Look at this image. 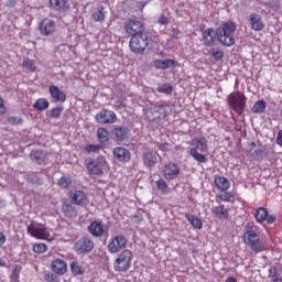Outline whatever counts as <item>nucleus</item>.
Listing matches in <instances>:
<instances>
[{
  "instance_id": "obj_1",
  "label": "nucleus",
  "mask_w": 282,
  "mask_h": 282,
  "mask_svg": "<svg viewBox=\"0 0 282 282\" xmlns=\"http://www.w3.org/2000/svg\"><path fill=\"white\" fill-rule=\"evenodd\" d=\"M235 32H237V23L228 21L216 29V36L221 45L232 47L237 43Z\"/></svg>"
},
{
  "instance_id": "obj_2",
  "label": "nucleus",
  "mask_w": 282,
  "mask_h": 282,
  "mask_svg": "<svg viewBox=\"0 0 282 282\" xmlns=\"http://www.w3.org/2000/svg\"><path fill=\"white\" fill-rule=\"evenodd\" d=\"M192 147L194 148L189 149V155H192L196 162H199V164H206L208 159L202 153L208 151V140L205 137L194 138L192 140ZM198 151H200V153H198Z\"/></svg>"
},
{
  "instance_id": "obj_3",
  "label": "nucleus",
  "mask_w": 282,
  "mask_h": 282,
  "mask_svg": "<svg viewBox=\"0 0 282 282\" xmlns=\"http://www.w3.org/2000/svg\"><path fill=\"white\" fill-rule=\"evenodd\" d=\"M248 102V97L239 91H234L227 97V105L229 109L235 111V113L242 116L246 111V105Z\"/></svg>"
},
{
  "instance_id": "obj_4",
  "label": "nucleus",
  "mask_w": 282,
  "mask_h": 282,
  "mask_svg": "<svg viewBox=\"0 0 282 282\" xmlns=\"http://www.w3.org/2000/svg\"><path fill=\"white\" fill-rule=\"evenodd\" d=\"M151 41V36L141 33L140 35H134L130 39L129 47L133 54H144V50L149 47Z\"/></svg>"
},
{
  "instance_id": "obj_5",
  "label": "nucleus",
  "mask_w": 282,
  "mask_h": 282,
  "mask_svg": "<svg viewBox=\"0 0 282 282\" xmlns=\"http://www.w3.org/2000/svg\"><path fill=\"white\" fill-rule=\"evenodd\" d=\"M123 29L126 34H128L131 37L141 36V34H144L145 30L143 22L139 21L135 18H128L123 22Z\"/></svg>"
},
{
  "instance_id": "obj_6",
  "label": "nucleus",
  "mask_w": 282,
  "mask_h": 282,
  "mask_svg": "<svg viewBox=\"0 0 282 282\" xmlns=\"http://www.w3.org/2000/svg\"><path fill=\"white\" fill-rule=\"evenodd\" d=\"M261 235V230H259V227L257 226H248L246 227V231L243 234V241L247 246H250L251 248H259V243L261 241V238L259 237Z\"/></svg>"
},
{
  "instance_id": "obj_7",
  "label": "nucleus",
  "mask_w": 282,
  "mask_h": 282,
  "mask_svg": "<svg viewBox=\"0 0 282 282\" xmlns=\"http://www.w3.org/2000/svg\"><path fill=\"white\" fill-rule=\"evenodd\" d=\"M131 259L133 253L129 249H126L116 260L115 270L118 272H127L131 268Z\"/></svg>"
},
{
  "instance_id": "obj_8",
  "label": "nucleus",
  "mask_w": 282,
  "mask_h": 282,
  "mask_svg": "<svg viewBox=\"0 0 282 282\" xmlns=\"http://www.w3.org/2000/svg\"><path fill=\"white\" fill-rule=\"evenodd\" d=\"M87 169L91 175H104L105 169H107V159L99 155L96 160H89Z\"/></svg>"
},
{
  "instance_id": "obj_9",
  "label": "nucleus",
  "mask_w": 282,
  "mask_h": 282,
  "mask_svg": "<svg viewBox=\"0 0 282 282\" xmlns=\"http://www.w3.org/2000/svg\"><path fill=\"white\" fill-rule=\"evenodd\" d=\"M37 28L42 36H52L56 33V21L44 18L39 22Z\"/></svg>"
},
{
  "instance_id": "obj_10",
  "label": "nucleus",
  "mask_w": 282,
  "mask_h": 282,
  "mask_svg": "<svg viewBox=\"0 0 282 282\" xmlns=\"http://www.w3.org/2000/svg\"><path fill=\"white\" fill-rule=\"evenodd\" d=\"M95 120L99 124H113L118 121V116L112 110L104 109L95 116Z\"/></svg>"
},
{
  "instance_id": "obj_11",
  "label": "nucleus",
  "mask_w": 282,
  "mask_h": 282,
  "mask_svg": "<svg viewBox=\"0 0 282 282\" xmlns=\"http://www.w3.org/2000/svg\"><path fill=\"white\" fill-rule=\"evenodd\" d=\"M248 23L249 28L253 30V32H262V30H265V22H263V18L259 13H250Z\"/></svg>"
},
{
  "instance_id": "obj_12",
  "label": "nucleus",
  "mask_w": 282,
  "mask_h": 282,
  "mask_svg": "<svg viewBox=\"0 0 282 282\" xmlns=\"http://www.w3.org/2000/svg\"><path fill=\"white\" fill-rule=\"evenodd\" d=\"M254 218L258 224H263V221H267V224H274V221H276V216L270 215L265 207L258 208L254 213Z\"/></svg>"
},
{
  "instance_id": "obj_13",
  "label": "nucleus",
  "mask_w": 282,
  "mask_h": 282,
  "mask_svg": "<svg viewBox=\"0 0 282 282\" xmlns=\"http://www.w3.org/2000/svg\"><path fill=\"white\" fill-rule=\"evenodd\" d=\"M28 232L31 235V237H34L35 239H48L50 234L47 232V228L43 225H30L28 227Z\"/></svg>"
},
{
  "instance_id": "obj_14",
  "label": "nucleus",
  "mask_w": 282,
  "mask_h": 282,
  "mask_svg": "<svg viewBox=\"0 0 282 282\" xmlns=\"http://www.w3.org/2000/svg\"><path fill=\"white\" fill-rule=\"evenodd\" d=\"M70 203L75 206H87L89 204V198L87 194L80 189H76L75 192L69 194Z\"/></svg>"
},
{
  "instance_id": "obj_15",
  "label": "nucleus",
  "mask_w": 282,
  "mask_h": 282,
  "mask_svg": "<svg viewBox=\"0 0 282 282\" xmlns=\"http://www.w3.org/2000/svg\"><path fill=\"white\" fill-rule=\"evenodd\" d=\"M162 174L165 180H176L177 175H180V166L170 162L163 166Z\"/></svg>"
},
{
  "instance_id": "obj_16",
  "label": "nucleus",
  "mask_w": 282,
  "mask_h": 282,
  "mask_svg": "<svg viewBox=\"0 0 282 282\" xmlns=\"http://www.w3.org/2000/svg\"><path fill=\"white\" fill-rule=\"evenodd\" d=\"M130 130L126 126H119L112 129L115 142H124L129 138Z\"/></svg>"
},
{
  "instance_id": "obj_17",
  "label": "nucleus",
  "mask_w": 282,
  "mask_h": 282,
  "mask_svg": "<svg viewBox=\"0 0 282 282\" xmlns=\"http://www.w3.org/2000/svg\"><path fill=\"white\" fill-rule=\"evenodd\" d=\"M217 40V31L214 28H208L203 32V43L206 47H213Z\"/></svg>"
},
{
  "instance_id": "obj_18",
  "label": "nucleus",
  "mask_w": 282,
  "mask_h": 282,
  "mask_svg": "<svg viewBox=\"0 0 282 282\" xmlns=\"http://www.w3.org/2000/svg\"><path fill=\"white\" fill-rule=\"evenodd\" d=\"M113 158L118 160V162H129L131 160V151L127 150L123 147H117L112 151Z\"/></svg>"
},
{
  "instance_id": "obj_19",
  "label": "nucleus",
  "mask_w": 282,
  "mask_h": 282,
  "mask_svg": "<svg viewBox=\"0 0 282 282\" xmlns=\"http://www.w3.org/2000/svg\"><path fill=\"white\" fill-rule=\"evenodd\" d=\"M48 4L55 12H67L69 10V0H50Z\"/></svg>"
},
{
  "instance_id": "obj_20",
  "label": "nucleus",
  "mask_w": 282,
  "mask_h": 282,
  "mask_svg": "<svg viewBox=\"0 0 282 282\" xmlns=\"http://www.w3.org/2000/svg\"><path fill=\"white\" fill-rule=\"evenodd\" d=\"M61 210L64 217H66L67 219H74V217H78V210H76L74 203H63Z\"/></svg>"
},
{
  "instance_id": "obj_21",
  "label": "nucleus",
  "mask_w": 282,
  "mask_h": 282,
  "mask_svg": "<svg viewBox=\"0 0 282 282\" xmlns=\"http://www.w3.org/2000/svg\"><path fill=\"white\" fill-rule=\"evenodd\" d=\"M88 230L93 237H102L105 235V225H102V220L98 219L90 224Z\"/></svg>"
},
{
  "instance_id": "obj_22",
  "label": "nucleus",
  "mask_w": 282,
  "mask_h": 282,
  "mask_svg": "<svg viewBox=\"0 0 282 282\" xmlns=\"http://www.w3.org/2000/svg\"><path fill=\"white\" fill-rule=\"evenodd\" d=\"M51 98L56 102H65L67 100V95L63 90L58 89V86L51 85L48 88Z\"/></svg>"
},
{
  "instance_id": "obj_23",
  "label": "nucleus",
  "mask_w": 282,
  "mask_h": 282,
  "mask_svg": "<svg viewBox=\"0 0 282 282\" xmlns=\"http://www.w3.org/2000/svg\"><path fill=\"white\" fill-rule=\"evenodd\" d=\"M212 214L218 219H228L230 217V210L224 205H218L212 208Z\"/></svg>"
},
{
  "instance_id": "obj_24",
  "label": "nucleus",
  "mask_w": 282,
  "mask_h": 282,
  "mask_svg": "<svg viewBox=\"0 0 282 282\" xmlns=\"http://www.w3.org/2000/svg\"><path fill=\"white\" fill-rule=\"evenodd\" d=\"M214 184L221 193H226V191H229L230 188V181L225 176H215Z\"/></svg>"
},
{
  "instance_id": "obj_25",
  "label": "nucleus",
  "mask_w": 282,
  "mask_h": 282,
  "mask_svg": "<svg viewBox=\"0 0 282 282\" xmlns=\"http://www.w3.org/2000/svg\"><path fill=\"white\" fill-rule=\"evenodd\" d=\"M30 158L36 164H47V154L43 153L41 150H32Z\"/></svg>"
},
{
  "instance_id": "obj_26",
  "label": "nucleus",
  "mask_w": 282,
  "mask_h": 282,
  "mask_svg": "<svg viewBox=\"0 0 282 282\" xmlns=\"http://www.w3.org/2000/svg\"><path fill=\"white\" fill-rule=\"evenodd\" d=\"M51 268L55 274H65L67 272V263L61 259H56L52 262Z\"/></svg>"
},
{
  "instance_id": "obj_27",
  "label": "nucleus",
  "mask_w": 282,
  "mask_h": 282,
  "mask_svg": "<svg viewBox=\"0 0 282 282\" xmlns=\"http://www.w3.org/2000/svg\"><path fill=\"white\" fill-rule=\"evenodd\" d=\"M177 66V62L175 59H165V61H162V59H156L154 61V67L156 69H169L171 67H176Z\"/></svg>"
},
{
  "instance_id": "obj_28",
  "label": "nucleus",
  "mask_w": 282,
  "mask_h": 282,
  "mask_svg": "<svg viewBox=\"0 0 282 282\" xmlns=\"http://www.w3.org/2000/svg\"><path fill=\"white\" fill-rule=\"evenodd\" d=\"M127 237L123 235H118L112 238L111 242L108 245V248H127Z\"/></svg>"
},
{
  "instance_id": "obj_29",
  "label": "nucleus",
  "mask_w": 282,
  "mask_h": 282,
  "mask_svg": "<svg viewBox=\"0 0 282 282\" xmlns=\"http://www.w3.org/2000/svg\"><path fill=\"white\" fill-rule=\"evenodd\" d=\"M143 164L149 167L155 166V164H158V155L153 152H144Z\"/></svg>"
},
{
  "instance_id": "obj_30",
  "label": "nucleus",
  "mask_w": 282,
  "mask_h": 282,
  "mask_svg": "<svg viewBox=\"0 0 282 282\" xmlns=\"http://www.w3.org/2000/svg\"><path fill=\"white\" fill-rule=\"evenodd\" d=\"M185 219H187V221H189V224L194 228H196V230H202V228H204V223H202V219H199L198 217H196L193 214L186 213Z\"/></svg>"
},
{
  "instance_id": "obj_31",
  "label": "nucleus",
  "mask_w": 282,
  "mask_h": 282,
  "mask_svg": "<svg viewBox=\"0 0 282 282\" xmlns=\"http://www.w3.org/2000/svg\"><path fill=\"white\" fill-rule=\"evenodd\" d=\"M216 199L217 202H226L228 204H235L236 202L235 194L228 191L224 192L223 194L221 193L217 194Z\"/></svg>"
},
{
  "instance_id": "obj_32",
  "label": "nucleus",
  "mask_w": 282,
  "mask_h": 282,
  "mask_svg": "<svg viewBox=\"0 0 282 282\" xmlns=\"http://www.w3.org/2000/svg\"><path fill=\"white\" fill-rule=\"evenodd\" d=\"M156 188L158 191H160V193H162V195H169V193H171V187L169 186V184L166 183V181L164 178H159L155 182Z\"/></svg>"
},
{
  "instance_id": "obj_33",
  "label": "nucleus",
  "mask_w": 282,
  "mask_h": 282,
  "mask_svg": "<svg viewBox=\"0 0 282 282\" xmlns=\"http://www.w3.org/2000/svg\"><path fill=\"white\" fill-rule=\"evenodd\" d=\"M33 109L35 111H45V109H50V101L45 98H40L34 102Z\"/></svg>"
},
{
  "instance_id": "obj_34",
  "label": "nucleus",
  "mask_w": 282,
  "mask_h": 282,
  "mask_svg": "<svg viewBox=\"0 0 282 282\" xmlns=\"http://www.w3.org/2000/svg\"><path fill=\"white\" fill-rule=\"evenodd\" d=\"M22 67L31 74H34V72H36V63L34 62V59H31L30 57L23 59Z\"/></svg>"
},
{
  "instance_id": "obj_35",
  "label": "nucleus",
  "mask_w": 282,
  "mask_h": 282,
  "mask_svg": "<svg viewBox=\"0 0 282 282\" xmlns=\"http://www.w3.org/2000/svg\"><path fill=\"white\" fill-rule=\"evenodd\" d=\"M91 18L97 23H102V21H105V7L104 6H99L97 8V11L91 13Z\"/></svg>"
},
{
  "instance_id": "obj_36",
  "label": "nucleus",
  "mask_w": 282,
  "mask_h": 282,
  "mask_svg": "<svg viewBox=\"0 0 282 282\" xmlns=\"http://www.w3.org/2000/svg\"><path fill=\"white\" fill-rule=\"evenodd\" d=\"M75 248H94V240L84 237L76 242Z\"/></svg>"
},
{
  "instance_id": "obj_37",
  "label": "nucleus",
  "mask_w": 282,
  "mask_h": 282,
  "mask_svg": "<svg viewBox=\"0 0 282 282\" xmlns=\"http://www.w3.org/2000/svg\"><path fill=\"white\" fill-rule=\"evenodd\" d=\"M97 138L100 142V144H105L109 140V131L105 128H98L97 129Z\"/></svg>"
},
{
  "instance_id": "obj_38",
  "label": "nucleus",
  "mask_w": 282,
  "mask_h": 282,
  "mask_svg": "<svg viewBox=\"0 0 282 282\" xmlns=\"http://www.w3.org/2000/svg\"><path fill=\"white\" fill-rule=\"evenodd\" d=\"M263 155H265V148L263 145H259L256 150H251L250 156L253 160H263Z\"/></svg>"
},
{
  "instance_id": "obj_39",
  "label": "nucleus",
  "mask_w": 282,
  "mask_h": 282,
  "mask_svg": "<svg viewBox=\"0 0 282 282\" xmlns=\"http://www.w3.org/2000/svg\"><path fill=\"white\" fill-rule=\"evenodd\" d=\"M70 272H73L75 276H78L85 274V269L79 265L78 262L74 261L70 263Z\"/></svg>"
},
{
  "instance_id": "obj_40",
  "label": "nucleus",
  "mask_w": 282,
  "mask_h": 282,
  "mask_svg": "<svg viewBox=\"0 0 282 282\" xmlns=\"http://www.w3.org/2000/svg\"><path fill=\"white\" fill-rule=\"evenodd\" d=\"M265 100H258L252 107V113H263L265 111Z\"/></svg>"
},
{
  "instance_id": "obj_41",
  "label": "nucleus",
  "mask_w": 282,
  "mask_h": 282,
  "mask_svg": "<svg viewBox=\"0 0 282 282\" xmlns=\"http://www.w3.org/2000/svg\"><path fill=\"white\" fill-rule=\"evenodd\" d=\"M57 184H58L59 188H69L72 186V178H69L67 176H62L57 181Z\"/></svg>"
},
{
  "instance_id": "obj_42",
  "label": "nucleus",
  "mask_w": 282,
  "mask_h": 282,
  "mask_svg": "<svg viewBox=\"0 0 282 282\" xmlns=\"http://www.w3.org/2000/svg\"><path fill=\"white\" fill-rule=\"evenodd\" d=\"M86 153H98L102 149L101 144H87L85 145Z\"/></svg>"
},
{
  "instance_id": "obj_43",
  "label": "nucleus",
  "mask_w": 282,
  "mask_h": 282,
  "mask_svg": "<svg viewBox=\"0 0 282 282\" xmlns=\"http://www.w3.org/2000/svg\"><path fill=\"white\" fill-rule=\"evenodd\" d=\"M210 54L215 61H221L224 58V50L221 48H212Z\"/></svg>"
},
{
  "instance_id": "obj_44",
  "label": "nucleus",
  "mask_w": 282,
  "mask_h": 282,
  "mask_svg": "<svg viewBox=\"0 0 282 282\" xmlns=\"http://www.w3.org/2000/svg\"><path fill=\"white\" fill-rule=\"evenodd\" d=\"M159 94H172L173 93V85L171 84H163L162 86L158 87Z\"/></svg>"
},
{
  "instance_id": "obj_45",
  "label": "nucleus",
  "mask_w": 282,
  "mask_h": 282,
  "mask_svg": "<svg viewBox=\"0 0 282 282\" xmlns=\"http://www.w3.org/2000/svg\"><path fill=\"white\" fill-rule=\"evenodd\" d=\"M8 122H9V124H12V127H17L19 124H23V118H21V117H9Z\"/></svg>"
},
{
  "instance_id": "obj_46",
  "label": "nucleus",
  "mask_w": 282,
  "mask_h": 282,
  "mask_svg": "<svg viewBox=\"0 0 282 282\" xmlns=\"http://www.w3.org/2000/svg\"><path fill=\"white\" fill-rule=\"evenodd\" d=\"M19 274H21V265L15 264L11 274L12 281L19 282Z\"/></svg>"
},
{
  "instance_id": "obj_47",
  "label": "nucleus",
  "mask_w": 282,
  "mask_h": 282,
  "mask_svg": "<svg viewBox=\"0 0 282 282\" xmlns=\"http://www.w3.org/2000/svg\"><path fill=\"white\" fill-rule=\"evenodd\" d=\"M115 109H127V99L118 98L115 102Z\"/></svg>"
},
{
  "instance_id": "obj_48",
  "label": "nucleus",
  "mask_w": 282,
  "mask_h": 282,
  "mask_svg": "<svg viewBox=\"0 0 282 282\" xmlns=\"http://www.w3.org/2000/svg\"><path fill=\"white\" fill-rule=\"evenodd\" d=\"M45 281L47 282H61V280L58 279V275H56V273H45L44 275Z\"/></svg>"
},
{
  "instance_id": "obj_49",
  "label": "nucleus",
  "mask_w": 282,
  "mask_h": 282,
  "mask_svg": "<svg viewBox=\"0 0 282 282\" xmlns=\"http://www.w3.org/2000/svg\"><path fill=\"white\" fill-rule=\"evenodd\" d=\"M269 276L272 279V281L274 279H278L279 276H281V272H279V270H276V267H272L270 270H269Z\"/></svg>"
},
{
  "instance_id": "obj_50",
  "label": "nucleus",
  "mask_w": 282,
  "mask_h": 282,
  "mask_svg": "<svg viewBox=\"0 0 282 282\" xmlns=\"http://www.w3.org/2000/svg\"><path fill=\"white\" fill-rule=\"evenodd\" d=\"M61 113H63V108L61 107L51 109V118H61Z\"/></svg>"
},
{
  "instance_id": "obj_51",
  "label": "nucleus",
  "mask_w": 282,
  "mask_h": 282,
  "mask_svg": "<svg viewBox=\"0 0 282 282\" xmlns=\"http://www.w3.org/2000/svg\"><path fill=\"white\" fill-rule=\"evenodd\" d=\"M8 112V108H6V101L0 97V116H3Z\"/></svg>"
},
{
  "instance_id": "obj_52",
  "label": "nucleus",
  "mask_w": 282,
  "mask_h": 282,
  "mask_svg": "<svg viewBox=\"0 0 282 282\" xmlns=\"http://www.w3.org/2000/svg\"><path fill=\"white\" fill-rule=\"evenodd\" d=\"M158 23H160V25H169V18L161 15L158 20Z\"/></svg>"
},
{
  "instance_id": "obj_53",
  "label": "nucleus",
  "mask_w": 282,
  "mask_h": 282,
  "mask_svg": "<svg viewBox=\"0 0 282 282\" xmlns=\"http://www.w3.org/2000/svg\"><path fill=\"white\" fill-rule=\"evenodd\" d=\"M170 147H171V144H169L166 142L158 144V148H159L160 151H169Z\"/></svg>"
},
{
  "instance_id": "obj_54",
  "label": "nucleus",
  "mask_w": 282,
  "mask_h": 282,
  "mask_svg": "<svg viewBox=\"0 0 282 282\" xmlns=\"http://www.w3.org/2000/svg\"><path fill=\"white\" fill-rule=\"evenodd\" d=\"M90 250H91V248H77L76 252H77V254H87V253H89Z\"/></svg>"
},
{
  "instance_id": "obj_55",
  "label": "nucleus",
  "mask_w": 282,
  "mask_h": 282,
  "mask_svg": "<svg viewBox=\"0 0 282 282\" xmlns=\"http://www.w3.org/2000/svg\"><path fill=\"white\" fill-rule=\"evenodd\" d=\"M132 219L134 220V224H140V221L144 219V217L142 216V214H137L132 217Z\"/></svg>"
},
{
  "instance_id": "obj_56",
  "label": "nucleus",
  "mask_w": 282,
  "mask_h": 282,
  "mask_svg": "<svg viewBox=\"0 0 282 282\" xmlns=\"http://www.w3.org/2000/svg\"><path fill=\"white\" fill-rule=\"evenodd\" d=\"M276 144H279V147H282V130H279L278 132Z\"/></svg>"
},
{
  "instance_id": "obj_57",
  "label": "nucleus",
  "mask_w": 282,
  "mask_h": 282,
  "mask_svg": "<svg viewBox=\"0 0 282 282\" xmlns=\"http://www.w3.org/2000/svg\"><path fill=\"white\" fill-rule=\"evenodd\" d=\"M7 238H6V234H3V231H0V248L1 246H3V243H6Z\"/></svg>"
},
{
  "instance_id": "obj_58",
  "label": "nucleus",
  "mask_w": 282,
  "mask_h": 282,
  "mask_svg": "<svg viewBox=\"0 0 282 282\" xmlns=\"http://www.w3.org/2000/svg\"><path fill=\"white\" fill-rule=\"evenodd\" d=\"M33 252H36L37 254H43V252H47L46 248H33Z\"/></svg>"
},
{
  "instance_id": "obj_59",
  "label": "nucleus",
  "mask_w": 282,
  "mask_h": 282,
  "mask_svg": "<svg viewBox=\"0 0 282 282\" xmlns=\"http://www.w3.org/2000/svg\"><path fill=\"white\" fill-rule=\"evenodd\" d=\"M139 6H140L139 9L141 10V12H143L144 7L147 6V3L140 2Z\"/></svg>"
},
{
  "instance_id": "obj_60",
  "label": "nucleus",
  "mask_w": 282,
  "mask_h": 282,
  "mask_svg": "<svg viewBox=\"0 0 282 282\" xmlns=\"http://www.w3.org/2000/svg\"><path fill=\"white\" fill-rule=\"evenodd\" d=\"M33 248H47V246L35 243L33 245Z\"/></svg>"
},
{
  "instance_id": "obj_61",
  "label": "nucleus",
  "mask_w": 282,
  "mask_h": 282,
  "mask_svg": "<svg viewBox=\"0 0 282 282\" xmlns=\"http://www.w3.org/2000/svg\"><path fill=\"white\" fill-rule=\"evenodd\" d=\"M225 282H237V279H235V278H228Z\"/></svg>"
},
{
  "instance_id": "obj_62",
  "label": "nucleus",
  "mask_w": 282,
  "mask_h": 282,
  "mask_svg": "<svg viewBox=\"0 0 282 282\" xmlns=\"http://www.w3.org/2000/svg\"><path fill=\"white\" fill-rule=\"evenodd\" d=\"M272 282H282L281 275L275 278V279H273Z\"/></svg>"
},
{
  "instance_id": "obj_63",
  "label": "nucleus",
  "mask_w": 282,
  "mask_h": 282,
  "mask_svg": "<svg viewBox=\"0 0 282 282\" xmlns=\"http://www.w3.org/2000/svg\"><path fill=\"white\" fill-rule=\"evenodd\" d=\"M0 267H1V268H6V261H3V260L0 259Z\"/></svg>"
},
{
  "instance_id": "obj_64",
  "label": "nucleus",
  "mask_w": 282,
  "mask_h": 282,
  "mask_svg": "<svg viewBox=\"0 0 282 282\" xmlns=\"http://www.w3.org/2000/svg\"><path fill=\"white\" fill-rule=\"evenodd\" d=\"M110 252H118V249H116V248H110Z\"/></svg>"
}]
</instances>
